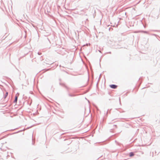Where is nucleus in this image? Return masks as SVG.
<instances>
[{
	"label": "nucleus",
	"mask_w": 160,
	"mask_h": 160,
	"mask_svg": "<svg viewBox=\"0 0 160 160\" xmlns=\"http://www.w3.org/2000/svg\"><path fill=\"white\" fill-rule=\"evenodd\" d=\"M109 87L112 88L116 89L118 87V86L115 84H111L109 85Z\"/></svg>",
	"instance_id": "1"
},
{
	"label": "nucleus",
	"mask_w": 160,
	"mask_h": 160,
	"mask_svg": "<svg viewBox=\"0 0 160 160\" xmlns=\"http://www.w3.org/2000/svg\"><path fill=\"white\" fill-rule=\"evenodd\" d=\"M137 32H143V33H147V34L148 33V31H142V30L138 31Z\"/></svg>",
	"instance_id": "2"
},
{
	"label": "nucleus",
	"mask_w": 160,
	"mask_h": 160,
	"mask_svg": "<svg viewBox=\"0 0 160 160\" xmlns=\"http://www.w3.org/2000/svg\"><path fill=\"white\" fill-rule=\"evenodd\" d=\"M134 155V154L133 152H131L129 153V156L130 157H132V156H133Z\"/></svg>",
	"instance_id": "3"
},
{
	"label": "nucleus",
	"mask_w": 160,
	"mask_h": 160,
	"mask_svg": "<svg viewBox=\"0 0 160 160\" xmlns=\"http://www.w3.org/2000/svg\"><path fill=\"white\" fill-rule=\"evenodd\" d=\"M19 95H16V96L15 97V100L14 101V102H16L17 101V100H18V96Z\"/></svg>",
	"instance_id": "4"
},
{
	"label": "nucleus",
	"mask_w": 160,
	"mask_h": 160,
	"mask_svg": "<svg viewBox=\"0 0 160 160\" xmlns=\"http://www.w3.org/2000/svg\"><path fill=\"white\" fill-rule=\"evenodd\" d=\"M8 92H6L5 94V98H6V97H7V96H8Z\"/></svg>",
	"instance_id": "5"
},
{
	"label": "nucleus",
	"mask_w": 160,
	"mask_h": 160,
	"mask_svg": "<svg viewBox=\"0 0 160 160\" xmlns=\"http://www.w3.org/2000/svg\"><path fill=\"white\" fill-rule=\"evenodd\" d=\"M117 125H113V128H117Z\"/></svg>",
	"instance_id": "6"
},
{
	"label": "nucleus",
	"mask_w": 160,
	"mask_h": 160,
	"mask_svg": "<svg viewBox=\"0 0 160 160\" xmlns=\"http://www.w3.org/2000/svg\"><path fill=\"white\" fill-rule=\"evenodd\" d=\"M88 43H87L86 45H85V44H84V45H82V47H83V46H85V45H87V46H88Z\"/></svg>",
	"instance_id": "7"
},
{
	"label": "nucleus",
	"mask_w": 160,
	"mask_h": 160,
	"mask_svg": "<svg viewBox=\"0 0 160 160\" xmlns=\"http://www.w3.org/2000/svg\"><path fill=\"white\" fill-rule=\"evenodd\" d=\"M110 29H111V28H109V31H110Z\"/></svg>",
	"instance_id": "8"
},
{
	"label": "nucleus",
	"mask_w": 160,
	"mask_h": 160,
	"mask_svg": "<svg viewBox=\"0 0 160 160\" xmlns=\"http://www.w3.org/2000/svg\"><path fill=\"white\" fill-rule=\"evenodd\" d=\"M109 53H111V52H108Z\"/></svg>",
	"instance_id": "9"
},
{
	"label": "nucleus",
	"mask_w": 160,
	"mask_h": 160,
	"mask_svg": "<svg viewBox=\"0 0 160 160\" xmlns=\"http://www.w3.org/2000/svg\"><path fill=\"white\" fill-rule=\"evenodd\" d=\"M82 47H81V48H80L81 51V50H82Z\"/></svg>",
	"instance_id": "10"
},
{
	"label": "nucleus",
	"mask_w": 160,
	"mask_h": 160,
	"mask_svg": "<svg viewBox=\"0 0 160 160\" xmlns=\"http://www.w3.org/2000/svg\"><path fill=\"white\" fill-rule=\"evenodd\" d=\"M153 35H154V36L156 35V34H153Z\"/></svg>",
	"instance_id": "11"
},
{
	"label": "nucleus",
	"mask_w": 160,
	"mask_h": 160,
	"mask_svg": "<svg viewBox=\"0 0 160 160\" xmlns=\"http://www.w3.org/2000/svg\"><path fill=\"white\" fill-rule=\"evenodd\" d=\"M81 60L82 61V62H83V61H82V59L81 58Z\"/></svg>",
	"instance_id": "12"
},
{
	"label": "nucleus",
	"mask_w": 160,
	"mask_h": 160,
	"mask_svg": "<svg viewBox=\"0 0 160 160\" xmlns=\"http://www.w3.org/2000/svg\"><path fill=\"white\" fill-rule=\"evenodd\" d=\"M108 113V111L107 112V114Z\"/></svg>",
	"instance_id": "13"
},
{
	"label": "nucleus",
	"mask_w": 160,
	"mask_h": 160,
	"mask_svg": "<svg viewBox=\"0 0 160 160\" xmlns=\"http://www.w3.org/2000/svg\"><path fill=\"white\" fill-rule=\"evenodd\" d=\"M85 86V85H84V86H82L81 87H83V86Z\"/></svg>",
	"instance_id": "14"
}]
</instances>
